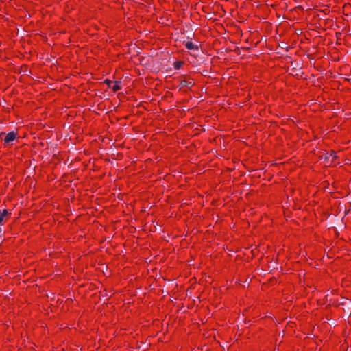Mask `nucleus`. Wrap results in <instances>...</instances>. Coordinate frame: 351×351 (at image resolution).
<instances>
[{"mask_svg":"<svg viewBox=\"0 0 351 351\" xmlns=\"http://www.w3.org/2000/svg\"><path fill=\"white\" fill-rule=\"evenodd\" d=\"M105 82L107 83L108 87L111 88L114 91H117L121 89L120 82L116 81L112 82L108 80H106Z\"/></svg>","mask_w":351,"mask_h":351,"instance_id":"f257e3e1","label":"nucleus"},{"mask_svg":"<svg viewBox=\"0 0 351 351\" xmlns=\"http://www.w3.org/2000/svg\"><path fill=\"white\" fill-rule=\"evenodd\" d=\"M336 158L335 153L332 152L330 154H326L324 157V160H326V164L328 165H330Z\"/></svg>","mask_w":351,"mask_h":351,"instance_id":"f03ea898","label":"nucleus"},{"mask_svg":"<svg viewBox=\"0 0 351 351\" xmlns=\"http://www.w3.org/2000/svg\"><path fill=\"white\" fill-rule=\"evenodd\" d=\"M16 136V134L14 132H11L5 135L4 138V141L8 143H10L15 139Z\"/></svg>","mask_w":351,"mask_h":351,"instance_id":"7ed1b4c3","label":"nucleus"},{"mask_svg":"<svg viewBox=\"0 0 351 351\" xmlns=\"http://www.w3.org/2000/svg\"><path fill=\"white\" fill-rule=\"evenodd\" d=\"M185 46L189 50H197L198 49V45L196 44H194L192 42H186L185 44Z\"/></svg>","mask_w":351,"mask_h":351,"instance_id":"20e7f679","label":"nucleus"},{"mask_svg":"<svg viewBox=\"0 0 351 351\" xmlns=\"http://www.w3.org/2000/svg\"><path fill=\"white\" fill-rule=\"evenodd\" d=\"M8 215V211L7 210H3V211L0 210V223H1L4 218Z\"/></svg>","mask_w":351,"mask_h":351,"instance_id":"39448f33","label":"nucleus"},{"mask_svg":"<svg viewBox=\"0 0 351 351\" xmlns=\"http://www.w3.org/2000/svg\"><path fill=\"white\" fill-rule=\"evenodd\" d=\"M182 64H183V62H176L174 64V67L176 69H179Z\"/></svg>","mask_w":351,"mask_h":351,"instance_id":"423d86ee","label":"nucleus"}]
</instances>
